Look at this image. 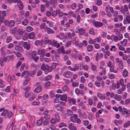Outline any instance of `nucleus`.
<instances>
[{
	"instance_id": "1",
	"label": "nucleus",
	"mask_w": 130,
	"mask_h": 130,
	"mask_svg": "<svg viewBox=\"0 0 130 130\" xmlns=\"http://www.w3.org/2000/svg\"><path fill=\"white\" fill-rule=\"evenodd\" d=\"M13 55H8L4 57L3 59V60L4 62H8L10 60H12L13 59Z\"/></svg>"
},
{
	"instance_id": "2",
	"label": "nucleus",
	"mask_w": 130,
	"mask_h": 130,
	"mask_svg": "<svg viewBox=\"0 0 130 130\" xmlns=\"http://www.w3.org/2000/svg\"><path fill=\"white\" fill-rule=\"evenodd\" d=\"M63 76L66 78H69L71 76V72L69 71H66L63 74Z\"/></svg>"
},
{
	"instance_id": "3",
	"label": "nucleus",
	"mask_w": 130,
	"mask_h": 130,
	"mask_svg": "<svg viewBox=\"0 0 130 130\" xmlns=\"http://www.w3.org/2000/svg\"><path fill=\"white\" fill-rule=\"evenodd\" d=\"M93 23L94 24L95 26L96 27H100L103 25V24L102 22H100L98 21L94 22H93Z\"/></svg>"
},
{
	"instance_id": "4",
	"label": "nucleus",
	"mask_w": 130,
	"mask_h": 130,
	"mask_svg": "<svg viewBox=\"0 0 130 130\" xmlns=\"http://www.w3.org/2000/svg\"><path fill=\"white\" fill-rule=\"evenodd\" d=\"M17 6L20 10H21L23 8V6L21 1H19L17 3Z\"/></svg>"
},
{
	"instance_id": "5",
	"label": "nucleus",
	"mask_w": 130,
	"mask_h": 130,
	"mask_svg": "<svg viewBox=\"0 0 130 130\" xmlns=\"http://www.w3.org/2000/svg\"><path fill=\"white\" fill-rule=\"evenodd\" d=\"M41 69L43 71H47V69L48 68V65H46L45 66L44 64H43L41 67Z\"/></svg>"
},
{
	"instance_id": "6",
	"label": "nucleus",
	"mask_w": 130,
	"mask_h": 130,
	"mask_svg": "<svg viewBox=\"0 0 130 130\" xmlns=\"http://www.w3.org/2000/svg\"><path fill=\"white\" fill-rule=\"evenodd\" d=\"M28 37L30 39H33L35 37V34L34 32H32L29 33L28 34Z\"/></svg>"
},
{
	"instance_id": "7",
	"label": "nucleus",
	"mask_w": 130,
	"mask_h": 130,
	"mask_svg": "<svg viewBox=\"0 0 130 130\" xmlns=\"http://www.w3.org/2000/svg\"><path fill=\"white\" fill-rule=\"evenodd\" d=\"M44 42L45 44H48L49 45H50L51 43V41L48 40L47 38H45Z\"/></svg>"
},
{
	"instance_id": "8",
	"label": "nucleus",
	"mask_w": 130,
	"mask_h": 130,
	"mask_svg": "<svg viewBox=\"0 0 130 130\" xmlns=\"http://www.w3.org/2000/svg\"><path fill=\"white\" fill-rule=\"evenodd\" d=\"M42 89L41 86H37L34 90V92L37 93H39Z\"/></svg>"
},
{
	"instance_id": "9",
	"label": "nucleus",
	"mask_w": 130,
	"mask_h": 130,
	"mask_svg": "<svg viewBox=\"0 0 130 130\" xmlns=\"http://www.w3.org/2000/svg\"><path fill=\"white\" fill-rule=\"evenodd\" d=\"M23 46L24 48L27 50H29L30 47V45L28 44L27 42H25L24 43Z\"/></svg>"
},
{
	"instance_id": "10",
	"label": "nucleus",
	"mask_w": 130,
	"mask_h": 130,
	"mask_svg": "<svg viewBox=\"0 0 130 130\" xmlns=\"http://www.w3.org/2000/svg\"><path fill=\"white\" fill-rule=\"evenodd\" d=\"M43 119V118L41 117L40 118V120H38L36 124L37 125L40 126L42 125V121Z\"/></svg>"
},
{
	"instance_id": "11",
	"label": "nucleus",
	"mask_w": 130,
	"mask_h": 130,
	"mask_svg": "<svg viewBox=\"0 0 130 130\" xmlns=\"http://www.w3.org/2000/svg\"><path fill=\"white\" fill-rule=\"evenodd\" d=\"M60 100L61 101H66L67 100V97L66 96V95L64 94L62 95L60 98Z\"/></svg>"
},
{
	"instance_id": "12",
	"label": "nucleus",
	"mask_w": 130,
	"mask_h": 130,
	"mask_svg": "<svg viewBox=\"0 0 130 130\" xmlns=\"http://www.w3.org/2000/svg\"><path fill=\"white\" fill-rule=\"evenodd\" d=\"M69 102L70 103H71V102L73 104H75V101L74 99H71L69 97L68 98Z\"/></svg>"
},
{
	"instance_id": "13",
	"label": "nucleus",
	"mask_w": 130,
	"mask_h": 130,
	"mask_svg": "<svg viewBox=\"0 0 130 130\" xmlns=\"http://www.w3.org/2000/svg\"><path fill=\"white\" fill-rule=\"evenodd\" d=\"M15 24V21L13 20H11L9 21V25L10 27H13Z\"/></svg>"
},
{
	"instance_id": "14",
	"label": "nucleus",
	"mask_w": 130,
	"mask_h": 130,
	"mask_svg": "<svg viewBox=\"0 0 130 130\" xmlns=\"http://www.w3.org/2000/svg\"><path fill=\"white\" fill-rule=\"evenodd\" d=\"M45 31H46L48 34H49L52 33L53 34L54 33V31L50 27H48Z\"/></svg>"
},
{
	"instance_id": "15",
	"label": "nucleus",
	"mask_w": 130,
	"mask_h": 130,
	"mask_svg": "<svg viewBox=\"0 0 130 130\" xmlns=\"http://www.w3.org/2000/svg\"><path fill=\"white\" fill-rule=\"evenodd\" d=\"M97 96L102 100L104 99H105V96H104L101 93H98L97 94Z\"/></svg>"
},
{
	"instance_id": "16",
	"label": "nucleus",
	"mask_w": 130,
	"mask_h": 130,
	"mask_svg": "<svg viewBox=\"0 0 130 130\" xmlns=\"http://www.w3.org/2000/svg\"><path fill=\"white\" fill-rule=\"evenodd\" d=\"M29 80L30 78L29 77H27L23 83V85L25 86L27 84L29 83Z\"/></svg>"
},
{
	"instance_id": "17",
	"label": "nucleus",
	"mask_w": 130,
	"mask_h": 130,
	"mask_svg": "<svg viewBox=\"0 0 130 130\" xmlns=\"http://www.w3.org/2000/svg\"><path fill=\"white\" fill-rule=\"evenodd\" d=\"M52 77L51 75H49L46 76L44 78V80L45 81H47L51 79Z\"/></svg>"
},
{
	"instance_id": "18",
	"label": "nucleus",
	"mask_w": 130,
	"mask_h": 130,
	"mask_svg": "<svg viewBox=\"0 0 130 130\" xmlns=\"http://www.w3.org/2000/svg\"><path fill=\"white\" fill-rule=\"evenodd\" d=\"M128 74V72L127 70H125L123 71V75L124 77H126L127 76Z\"/></svg>"
},
{
	"instance_id": "19",
	"label": "nucleus",
	"mask_w": 130,
	"mask_h": 130,
	"mask_svg": "<svg viewBox=\"0 0 130 130\" xmlns=\"http://www.w3.org/2000/svg\"><path fill=\"white\" fill-rule=\"evenodd\" d=\"M60 12V11L57 12L55 11H53L52 13V15L53 16H56L57 15V13H58Z\"/></svg>"
},
{
	"instance_id": "20",
	"label": "nucleus",
	"mask_w": 130,
	"mask_h": 130,
	"mask_svg": "<svg viewBox=\"0 0 130 130\" xmlns=\"http://www.w3.org/2000/svg\"><path fill=\"white\" fill-rule=\"evenodd\" d=\"M28 23V21L27 19H25L22 22V24L24 26L26 25Z\"/></svg>"
},
{
	"instance_id": "21",
	"label": "nucleus",
	"mask_w": 130,
	"mask_h": 130,
	"mask_svg": "<svg viewBox=\"0 0 130 130\" xmlns=\"http://www.w3.org/2000/svg\"><path fill=\"white\" fill-rule=\"evenodd\" d=\"M93 46L91 45H88L87 47V49L89 52L91 51L93 49Z\"/></svg>"
},
{
	"instance_id": "22",
	"label": "nucleus",
	"mask_w": 130,
	"mask_h": 130,
	"mask_svg": "<svg viewBox=\"0 0 130 130\" xmlns=\"http://www.w3.org/2000/svg\"><path fill=\"white\" fill-rule=\"evenodd\" d=\"M79 85L78 82V81H76L72 83V86L74 87H76L78 86Z\"/></svg>"
},
{
	"instance_id": "23",
	"label": "nucleus",
	"mask_w": 130,
	"mask_h": 130,
	"mask_svg": "<svg viewBox=\"0 0 130 130\" xmlns=\"http://www.w3.org/2000/svg\"><path fill=\"white\" fill-rule=\"evenodd\" d=\"M55 119L58 122H60V118L59 115L58 114H56L55 115Z\"/></svg>"
},
{
	"instance_id": "24",
	"label": "nucleus",
	"mask_w": 130,
	"mask_h": 130,
	"mask_svg": "<svg viewBox=\"0 0 130 130\" xmlns=\"http://www.w3.org/2000/svg\"><path fill=\"white\" fill-rule=\"evenodd\" d=\"M56 120L54 118H52L50 121V122L52 124H55L56 123Z\"/></svg>"
},
{
	"instance_id": "25",
	"label": "nucleus",
	"mask_w": 130,
	"mask_h": 130,
	"mask_svg": "<svg viewBox=\"0 0 130 130\" xmlns=\"http://www.w3.org/2000/svg\"><path fill=\"white\" fill-rule=\"evenodd\" d=\"M15 49L17 51H21L22 50V48L19 45H17L15 47Z\"/></svg>"
},
{
	"instance_id": "26",
	"label": "nucleus",
	"mask_w": 130,
	"mask_h": 130,
	"mask_svg": "<svg viewBox=\"0 0 130 130\" xmlns=\"http://www.w3.org/2000/svg\"><path fill=\"white\" fill-rule=\"evenodd\" d=\"M78 32L81 35L82 34L85 32V30L83 28H81L80 29H78Z\"/></svg>"
},
{
	"instance_id": "27",
	"label": "nucleus",
	"mask_w": 130,
	"mask_h": 130,
	"mask_svg": "<svg viewBox=\"0 0 130 130\" xmlns=\"http://www.w3.org/2000/svg\"><path fill=\"white\" fill-rule=\"evenodd\" d=\"M122 62V60L120 61V62L119 63V67L120 69H122L123 67V65Z\"/></svg>"
},
{
	"instance_id": "28",
	"label": "nucleus",
	"mask_w": 130,
	"mask_h": 130,
	"mask_svg": "<svg viewBox=\"0 0 130 130\" xmlns=\"http://www.w3.org/2000/svg\"><path fill=\"white\" fill-rule=\"evenodd\" d=\"M36 73V71L35 70H34L33 71H31L30 72L29 76L31 77H33Z\"/></svg>"
},
{
	"instance_id": "29",
	"label": "nucleus",
	"mask_w": 130,
	"mask_h": 130,
	"mask_svg": "<svg viewBox=\"0 0 130 130\" xmlns=\"http://www.w3.org/2000/svg\"><path fill=\"white\" fill-rule=\"evenodd\" d=\"M79 68V65L78 64H75L74 68H73V71H75L76 70H77Z\"/></svg>"
},
{
	"instance_id": "30",
	"label": "nucleus",
	"mask_w": 130,
	"mask_h": 130,
	"mask_svg": "<svg viewBox=\"0 0 130 130\" xmlns=\"http://www.w3.org/2000/svg\"><path fill=\"white\" fill-rule=\"evenodd\" d=\"M68 114L69 116H71L73 114V112L72 110L70 109H68L67 110Z\"/></svg>"
},
{
	"instance_id": "31",
	"label": "nucleus",
	"mask_w": 130,
	"mask_h": 130,
	"mask_svg": "<svg viewBox=\"0 0 130 130\" xmlns=\"http://www.w3.org/2000/svg\"><path fill=\"white\" fill-rule=\"evenodd\" d=\"M48 98V95L47 94L44 95L42 97V99L43 100H47Z\"/></svg>"
},
{
	"instance_id": "32",
	"label": "nucleus",
	"mask_w": 130,
	"mask_h": 130,
	"mask_svg": "<svg viewBox=\"0 0 130 130\" xmlns=\"http://www.w3.org/2000/svg\"><path fill=\"white\" fill-rule=\"evenodd\" d=\"M17 32L18 34L20 35H22L23 33V32L22 30V29H18L17 30Z\"/></svg>"
},
{
	"instance_id": "33",
	"label": "nucleus",
	"mask_w": 130,
	"mask_h": 130,
	"mask_svg": "<svg viewBox=\"0 0 130 130\" xmlns=\"http://www.w3.org/2000/svg\"><path fill=\"white\" fill-rule=\"evenodd\" d=\"M51 85V83L50 81H48L46 82L44 84V86L45 87H47Z\"/></svg>"
},
{
	"instance_id": "34",
	"label": "nucleus",
	"mask_w": 130,
	"mask_h": 130,
	"mask_svg": "<svg viewBox=\"0 0 130 130\" xmlns=\"http://www.w3.org/2000/svg\"><path fill=\"white\" fill-rule=\"evenodd\" d=\"M32 29V28L30 26H28L26 28L27 31L29 32L31 31Z\"/></svg>"
},
{
	"instance_id": "35",
	"label": "nucleus",
	"mask_w": 130,
	"mask_h": 130,
	"mask_svg": "<svg viewBox=\"0 0 130 130\" xmlns=\"http://www.w3.org/2000/svg\"><path fill=\"white\" fill-rule=\"evenodd\" d=\"M93 31L94 29L93 28H91L89 30V33L91 35H94V33L93 32Z\"/></svg>"
},
{
	"instance_id": "36",
	"label": "nucleus",
	"mask_w": 130,
	"mask_h": 130,
	"mask_svg": "<svg viewBox=\"0 0 130 130\" xmlns=\"http://www.w3.org/2000/svg\"><path fill=\"white\" fill-rule=\"evenodd\" d=\"M95 39L92 40L91 39H90V40L89 41V43L90 44H93L95 43Z\"/></svg>"
},
{
	"instance_id": "37",
	"label": "nucleus",
	"mask_w": 130,
	"mask_h": 130,
	"mask_svg": "<svg viewBox=\"0 0 130 130\" xmlns=\"http://www.w3.org/2000/svg\"><path fill=\"white\" fill-rule=\"evenodd\" d=\"M50 116L49 115H46L44 116V118L46 120H49L50 119Z\"/></svg>"
},
{
	"instance_id": "38",
	"label": "nucleus",
	"mask_w": 130,
	"mask_h": 130,
	"mask_svg": "<svg viewBox=\"0 0 130 130\" xmlns=\"http://www.w3.org/2000/svg\"><path fill=\"white\" fill-rule=\"evenodd\" d=\"M12 38L11 36H9L6 39V42L7 43L10 42Z\"/></svg>"
},
{
	"instance_id": "39",
	"label": "nucleus",
	"mask_w": 130,
	"mask_h": 130,
	"mask_svg": "<svg viewBox=\"0 0 130 130\" xmlns=\"http://www.w3.org/2000/svg\"><path fill=\"white\" fill-rule=\"evenodd\" d=\"M125 19L126 21L128 22V24L130 23V17L129 15H128L127 16Z\"/></svg>"
},
{
	"instance_id": "40",
	"label": "nucleus",
	"mask_w": 130,
	"mask_h": 130,
	"mask_svg": "<svg viewBox=\"0 0 130 130\" xmlns=\"http://www.w3.org/2000/svg\"><path fill=\"white\" fill-rule=\"evenodd\" d=\"M71 41H68L66 43V44L65 45V46L67 47H68L71 45Z\"/></svg>"
},
{
	"instance_id": "41",
	"label": "nucleus",
	"mask_w": 130,
	"mask_h": 130,
	"mask_svg": "<svg viewBox=\"0 0 130 130\" xmlns=\"http://www.w3.org/2000/svg\"><path fill=\"white\" fill-rule=\"evenodd\" d=\"M12 115L13 113L9 111L8 113V117L9 118H11L12 116Z\"/></svg>"
},
{
	"instance_id": "42",
	"label": "nucleus",
	"mask_w": 130,
	"mask_h": 130,
	"mask_svg": "<svg viewBox=\"0 0 130 130\" xmlns=\"http://www.w3.org/2000/svg\"><path fill=\"white\" fill-rule=\"evenodd\" d=\"M6 30V27L4 25L2 26H1V30L2 32H3Z\"/></svg>"
},
{
	"instance_id": "43",
	"label": "nucleus",
	"mask_w": 130,
	"mask_h": 130,
	"mask_svg": "<svg viewBox=\"0 0 130 130\" xmlns=\"http://www.w3.org/2000/svg\"><path fill=\"white\" fill-rule=\"evenodd\" d=\"M3 58L2 57H1L0 58V63L1 65V66L3 67Z\"/></svg>"
},
{
	"instance_id": "44",
	"label": "nucleus",
	"mask_w": 130,
	"mask_h": 130,
	"mask_svg": "<svg viewBox=\"0 0 130 130\" xmlns=\"http://www.w3.org/2000/svg\"><path fill=\"white\" fill-rule=\"evenodd\" d=\"M8 112V111L7 110L5 109L3 111L1 115L2 116H5Z\"/></svg>"
},
{
	"instance_id": "45",
	"label": "nucleus",
	"mask_w": 130,
	"mask_h": 130,
	"mask_svg": "<svg viewBox=\"0 0 130 130\" xmlns=\"http://www.w3.org/2000/svg\"><path fill=\"white\" fill-rule=\"evenodd\" d=\"M76 6V4L75 3H73L71 5V8L72 9H74L75 8Z\"/></svg>"
},
{
	"instance_id": "46",
	"label": "nucleus",
	"mask_w": 130,
	"mask_h": 130,
	"mask_svg": "<svg viewBox=\"0 0 130 130\" xmlns=\"http://www.w3.org/2000/svg\"><path fill=\"white\" fill-rule=\"evenodd\" d=\"M88 103L89 105H91L93 103V101L92 99L91 98H89L88 99Z\"/></svg>"
},
{
	"instance_id": "47",
	"label": "nucleus",
	"mask_w": 130,
	"mask_h": 130,
	"mask_svg": "<svg viewBox=\"0 0 130 130\" xmlns=\"http://www.w3.org/2000/svg\"><path fill=\"white\" fill-rule=\"evenodd\" d=\"M45 5H42L41 6V10L42 12H43L44 11L45 9Z\"/></svg>"
},
{
	"instance_id": "48",
	"label": "nucleus",
	"mask_w": 130,
	"mask_h": 130,
	"mask_svg": "<svg viewBox=\"0 0 130 130\" xmlns=\"http://www.w3.org/2000/svg\"><path fill=\"white\" fill-rule=\"evenodd\" d=\"M66 125L65 123H60L59 127L60 128H61L63 126L66 127Z\"/></svg>"
},
{
	"instance_id": "49",
	"label": "nucleus",
	"mask_w": 130,
	"mask_h": 130,
	"mask_svg": "<svg viewBox=\"0 0 130 130\" xmlns=\"http://www.w3.org/2000/svg\"><path fill=\"white\" fill-rule=\"evenodd\" d=\"M4 23L6 25L9 26V21L7 19H5V20Z\"/></svg>"
},
{
	"instance_id": "50",
	"label": "nucleus",
	"mask_w": 130,
	"mask_h": 130,
	"mask_svg": "<svg viewBox=\"0 0 130 130\" xmlns=\"http://www.w3.org/2000/svg\"><path fill=\"white\" fill-rule=\"evenodd\" d=\"M76 118L72 116L70 118V119L71 121L75 123L76 122Z\"/></svg>"
},
{
	"instance_id": "51",
	"label": "nucleus",
	"mask_w": 130,
	"mask_h": 130,
	"mask_svg": "<svg viewBox=\"0 0 130 130\" xmlns=\"http://www.w3.org/2000/svg\"><path fill=\"white\" fill-rule=\"evenodd\" d=\"M101 0H97L96 2V5L98 6H100L102 4Z\"/></svg>"
},
{
	"instance_id": "52",
	"label": "nucleus",
	"mask_w": 130,
	"mask_h": 130,
	"mask_svg": "<svg viewBox=\"0 0 130 130\" xmlns=\"http://www.w3.org/2000/svg\"><path fill=\"white\" fill-rule=\"evenodd\" d=\"M119 83L121 86H123L124 84V79H120Z\"/></svg>"
},
{
	"instance_id": "53",
	"label": "nucleus",
	"mask_w": 130,
	"mask_h": 130,
	"mask_svg": "<svg viewBox=\"0 0 130 130\" xmlns=\"http://www.w3.org/2000/svg\"><path fill=\"white\" fill-rule=\"evenodd\" d=\"M93 114L91 113H89V117L90 120H92L93 118Z\"/></svg>"
},
{
	"instance_id": "54",
	"label": "nucleus",
	"mask_w": 130,
	"mask_h": 130,
	"mask_svg": "<svg viewBox=\"0 0 130 130\" xmlns=\"http://www.w3.org/2000/svg\"><path fill=\"white\" fill-rule=\"evenodd\" d=\"M40 103L39 102L34 101L32 102V104L33 105H39Z\"/></svg>"
},
{
	"instance_id": "55",
	"label": "nucleus",
	"mask_w": 130,
	"mask_h": 130,
	"mask_svg": "<svg viewBox=\"0 0 130 130\" xmlns=\"http://www.w3.org/2000/svg\"><path fill=\"white\" fill-rule=\"evenodd\" d=\"M74 124L72 123H70L68 126V127L70 129L74 126Z\"/></svg>"
},
{
	"instance_id": "56",
	"label": "nucleus",
	"mask_w": 130,
	"mask_h": 130,
	"mask_svg": "<svg viewBox=\"0 0 130 130\" xmlns=\"http://www.w3.org/2000/svg\"><path fill=\"white\" fill-rule=\"evenodd\" d=\"M85 81V79L84 76H82L81 78L80 82L83 83H84Z\"/></svg>"
},
{
	"instance_id": "57",
	"label": "nucleus",
	"mask_w": 130,
	"mask_h": 130,
	"mask_svg": "<svg viewBox=\"0 0 130 130\" xmlns=\"http://www.w3.org/2000/svg\"><path fill=\"white\" fill-rule=\"evenodd\" d=\"M50 128L52 130H55V128L54 126L53 125H51L50 126Z\"/></svg>"
},
{
	"instance_id": "58",
	"label": "nucleus",
	"mask_w": 130,
	"mask_h": 130,
	"mask_svg": "<svg viewBox=\"0 0 130 130\" xmlns=\"http://www.w3.org/2000/svg\"><path fill=\"white\" fill-rule=\"evenodd\" d=\"M4 19V16H0V22L1 23H2Z\"/></svg>"
},
{
	"instance_id": "59",
	"label": "nucleus",
	"mask_w": 130,
	"mask_h": 130,
	"mask_svg": "<svg viewBox=\"0 0 130 130\" xmlns=\"http://www.w3.org/2000/svg\"><path fill=\"white\" fill-rule=\"evenodd\" d=\"M91 69L93 71H95L96 70V66L94 65H92L91 66Z\"/></svg>"
},
{
	"instance_id": "60",
	"label": "nucleus",
	"mask_w": 130,
	"mask_h": 130,
	"mask_svg": "<svg viewBox=\"0 0 130 130\" xmlns=\"http://www.w3.org/2000/svg\"><path fill=\"white\" fill-rule=\"evenodd\" d=\"M36 52L34 51H33L32 53L31 54V57L32 58H34L36 56Z\"/></svg>"
},
{
	"instance_id": "61",
	"label": "nucleus",
	"mask_w": 130,
	"mask_h": 130,
	"mask_svg": "<svg viewBox=\"0 0 130 130\" xmlns=\"http://www.w3.org/2000/svg\"><path fill=\"white\" fill-rule=\"evenodd\" d=\"M29 91H26L25 93V97L27 98L28 97L29 94Z\"/></svg>"
},
{
	"instance_id": "62",
	"label": "nucleus",
	"mask_w": 130,
	"mask_h": 130,
	"mask_svg": "<svg viewBox=\"0 0 130 130\" xmlns=\"http://www.w3.org/2000/svg\"><path fill=\"white\" fill-rule=\"evenodd\" d=\"M22 62L21 61H19L17 63L16 66V68H18V67H19L21 64Z\"/></svg>"
},
{
	"instance_id": "63",
	"label": "nucleus",
	"mask_w": 130,
	"mask_h": 130,
	"mask_svg": "<svg viewBox=\"0 0 130 130\" xmlns=\"http://www.w3.org/2000/svg\"><path fill=\"white\" fill-rule=\"evenodd\" d=\"M57 0H54L53 3V7H55L56 6L57 3Z\"/></svg>"
},
{
	"instance_id": "64",
	"label": "nucleus",
	"mask_w": 130,
	"mask_h": 130,
	"mask_svg": "<svg viewBox=\"0 0 130 130\" xmlns=\"http://www.w3.org/2000/svg\"><path fill=\"white\" fill-rule=\"evenodd\" d=\"M40 43V41L39 40H37L35 42V44L36 46L39 45Z\"/></svg>"
}]
</instances>
